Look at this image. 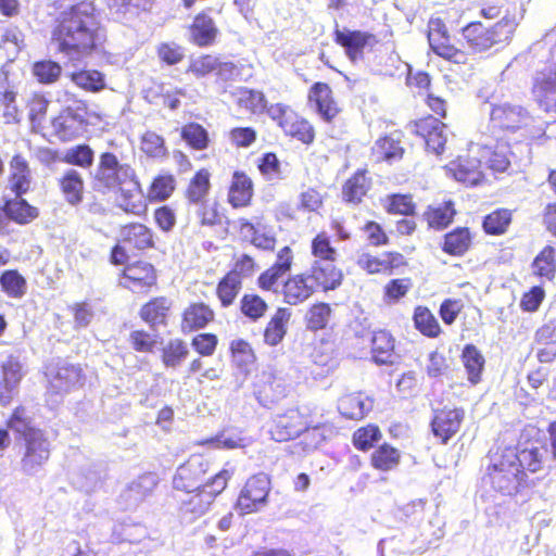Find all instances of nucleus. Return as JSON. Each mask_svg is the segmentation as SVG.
Segmentation results:
<instances>
[{"label": "nucleus", "mask_w": 556, "mask_h": 556, "mask_svg": "<svg viewBox=\"0 0 556 556\" xmlns=\"http://www.w3.org/2000/svg\"><path fill=\"white\" fill-rule=\"evenodd\" d=\"M517 28L514 18L504 16L494 24L471 21L460 28L465 48L458 47L441 17L428 22L427 39L430 50L444 61L464 66L469 63L470 53L482 54L507 45Z\"/></svg>", "instance_id": "1"}, {"label": "nucleus", "mask_w": 556, "mask_h": 556, "mask_svg": "<svg viewBox=\"0 0 556 556\" xmlns=\"http://www.w3.org/2000/svg\"><path fill=\"white\" fill-rule=\"evenodd\" d=\"M105 40V28L93 2L73 3L53 20L50 41L58 53L70 59L93 54Z\"/></svg>", "instance_id": "2"}, {"label": "nucleus", "mask_w": 556, "mask_h": 556, "mask_svg": "<svg viewBox=\"0 0 556 556\" xmlns=\"http://www.w3.org/2000/svg\"><path fill=\"white\" fill-rule=\"evenodd\" d=\"M329 421H314L313 412L305 407L293 406L276 414L269 425L270 438L279 443L295 439L294 452L306 455L316 451L332 433Z\"/></svg>", "instance_id": "3"}, {"label": "nucleus", "mask_w": 556, "mask_h": 556, "mask_svg": "<svg viewBox=\"0 0 556 556\" xmlns=\"http://www.w3.org/2000/svg\"><path fill=\"white\" fill-rule=\"evenodd\" d=\"M137 185L136 174L127 163H119L113 152H103L99 156L92 185L93 189L102 194L111 191L121 192V207L123 211L134 215H140L146 207L134 201V193L125 186Z\"/></svg>", "instance_id": "4"}, {"label": "nucleus", "mask_w": 556, "mask_h": 556, "mask_svg": "<svg viewBox=\"0 0 556 556\" xmlns=\"http://www.w3.org/2000/svg\"><path fill=\"white\" fill-rule=\"evenodd\" d=\"M516 460L513 448L506 447L500 458L488 467L491 486L503 495L515 496L530 484L528 473L517 466Z\"/></svg>", "instance_id": "5"}, {"label": "nucleus", "mask_w": 556, "mask_h": 556, "mask_svg": "<svg viewBox=\"0 0 556 556\" xmlns=\"http://www.w3.org/2000/svg\"><path fill=\"white\" fill-rule=\"evenodd\" d=\"M75 106H65L51 116L48 130L43 137L54 138L60 142H71L79 138L88 126V104L85 100L72 96Z\"/></svg>", "instance_id": "6"}, {"label": "nucleus", "mask_w": 556, "mask_h": 556, "mask_svg": "<svg viewBox=\"0 0 556 556\" xmlns=\"http://www.w3.org/2000/svg\"><path fill=\"white\" fill-rule=\"evenodd\" d=\"M269 117L282 132L304 146H311L316 139L314 125L290 105L275 103L269 106Z\"/></svg>", "instance_id": "7"}, {"label": "nucleus", "mask_w": 556, "mask_h": 556, "mask_svg": "<svg viewBox=\"0 0 556 556\" xmlns=\"http://www.w3.org/2000/svg\"><path fill=\"white\" fill-rule=\"evenodd\" d=\"M47 392L51 395H62L81 388L86 376L80 364L65 361H53L43 366Z\"/></svg>", "instance_id": "8"}, {"label": "nucleus", "mask_w": 556, "mask_h": 556, "mask_svg": "<svg viewBox=\"0 0 556 556\" xmlns=\"http://www.w3.org/2000/svg\"><path fill=\"white\" fill-rule=\"evenodd\" d=\"M118 278L121 286L132 293L149 294L159 289V269L143 258L126 264Z\"/></svg>", "instance_id": "9"}, {"label": "nucleus", "mask_w": 556, "mask_h": 556, "mask_svg": "<svg viewBox=\"0 0 556 556\" xmlns=\"http://www.w3.org/2000/svg\"><path fill=\"white\" fill-rule=\"evenodd\" d=\"M466 412L460 406L445 405L432 410L429 421L430 432L437 443L447 445L462 431Z\"/></svg>", "instance_id": "10"}, {"label": "nucleus", "mask_w": 556, "mask_h": 556, "mask_svg": "<svg viewBox=\"0 0 556 556\" xmlns=\"http://www.w3.org/2000/svg\"><path fill=\"white\" fill-rule=\"evenodd\" d=\"M533 116L520 104L497 103L490 111V127L494 132L516 134L527 130Z\"/></svg>", "instance_id": "11"}, {"label": "nucleus", "mask_w": 556, "mask_h": 556, "mask_svg": "<svg viewBox=\"0 0 556 556\" xmlns=\"http://www.w3.org/2000/svg\"><path fill=\"white\" fill-rule=\"evenodd\" d=\"M334 43L344 50V54L352 63L364 60L365 53L372 51L378 38L370 31L351 29L336 25L332 31Z\"/></svg>", "instance_id": "12"}, {"label": "nucleus", "mask_w": 556, "mask_h": 556, "mask_svg": "<svg viewBox=\"0 0 556 556\" xmlns=\"http://www.w3.org/2000/svg\"><path fill=\"white\" fill-rule=\"evenodd\" d=\"M50 442L41 429H30L23 438L21 468L31 476L38 472L50 458Z\"/></svg>", "instance_id": "13"}, {"label": "nucleus", "mask_w": 556, "mask_h": 556, "mask_svg": "<svg viewBox=\"0 0 556 556\" xmlns=\"http://www.w3.org/2000/svg\"><path fill=\"white\" fill-rule=\"evenodd\" d=\"M252 392L263 407L270 408L288 396L285 378L274 368L257 372L252 381Z\"/></svg>", "instance_id": "14"}, {"label": "nucleus", "mask_w": 556, "mask_h": 556, "mask_svg": "<svg viewBox=\"0 0 556 556\" xmlns=\"http://www.w3.org/2000/svg\"><path fill=\"white\" fill-rule=\"evenodd\" d=\"M443 169L447 177L466 187H476L485 180L482 160L469 150L451 160Z\"/></svg>", "instance_id": "15"}, {"label": "nucleus", "mask_w": 556, "mask_h": 556, "mask_svg": "<svg viewBox=\"0 0 556 556\" xmlns=\"http://www.w3.org/2000/svg\"><path fill=\"white\" fill-rule=\"evenodd\" d=\"M531 93L545 113L556 114V58L552 55L544 67L535 72Z\"/></svg>", "instance_id": "16"}, {"label": "nucleus", "mask_w": 556, "mask_h": 556, "mask_svg": "<svg viewBox=\"0 0 556 556\" xmlns=\"http://www.w3.org/2000/svg\"><path fill=\"white\" fill-rule=\"evenodd\" d=\"M211 468V460L204 454H193L181 464L173 478L175 490L200 491L205 476Z\"/></svg>", "instance_id": "17"}, {"label": "nucleus", "mask_w": 556, "mask_h": 556, "mask_svg": "<svg viewBox=\"0 0 556 556\" xmlns=\"http://www.w3.org/2000/svg\"><path fill=\"white\" fill-rule=\"evenodd\" d=\"M513 455L517 457V466H519L525 473H535L544 468V464L549 458L548 442L546 438L536 435L528 438L523 443L519 444L517 450L513 448Z\"/></svg>", "instance_id": "18"}, {"label": "nucleus", "mask_w": 556, "mask_h": 556, "mask_svg": "<svg viewBox=\"0 0 556 556\" xmlns=\"http://www.w3.org/2000/svg\"><path fill=\"white\" fill-rule=\"evenodd\" d=\"M294 251L291 247L285 245L276 253L275 262L263 270L257 279L256 286L263 292H277L278 285L282 277L290 274L295 264Z\"/></svg>", "instance_id": "19"}, {"label": "nucleus", "mask_w": 556, "mask_h": 556, "mask_svg": "<svg viewBox=\"0 0 556 556\" xmlns=\"http://www.w3.org/2000/svg\"><path fill=\"white\" fill-rule=\"evenodd\" d=\"M269 490L270 482L266 476L250 477L238 495L236 508L243 515L257 511L266 503Z\"/></svg>", "instance_id": "20"}, {"label": "nucleus", "mask_w": 556, "mask_h": 556, "mask_svg": "<svg viewBox=\"0 0 556 556\" xmlns=\"http://www.w3.org/2000/svg\"><path fill=\"white\" fill-rule=\"evenodd\" d=\"M408 127L415 136L425 141L428 151L437 155L443 154L446 144L445 123L428 114L412 121Z\"/></svg>", "instance_id": "21"}, {"label": "nucleus", "mask_w": 556, "mask_h": 556, "mask_svg": "<svg viewBox=\"0 0 556 556\" xmlns=\"http://www.w3.org/2000/svg\"><path fill=\"white\" fill-rule=\"evenodd\" d=\"M307 104L326 123H332L342 111L332 88L324 81H316L308 88Z\"/></svg>", "instance_id": "22"}, {"label": "nucleus", "mask_w": 556, "mask_h": 556, "mask_svg": "<svg viewBox=\"0 0 556 556\" xmlns=\"http://www.w3.org/2000/svg\"><path fill=\"white\" fill-rule=\"evenodd\" d=\"M305 271L317 292L334 291L344 281V273L336 262L313 261Z\"/></svg>", "instance_id": "23"}, {"label": "nucleus", "mask_w": 556, "mask_h": 556, "mask_svg": "<svg viewBox=\"0 0 556 556\" xmlns=\"http://www.w3.org/2000/svg\"><path fill=\"white\" fill-rule=\"evenodd\" d=\"M357 265L368 275H393L397 269L407 267L406 257L397 251H386L380 256L370 253L363 254Z\"/></svg>", "instance_id": "24"}, {"label": "nucleus", "mask_w": 556, "mask_h": 556, "mask_svg": "<svg viewBox=\"0 0 556 556\" xmlns=\"http://www.w3.org/2000/svg\"><path fill=\"white\" fill-rule=\"evenodd\" d=\"M316 293L318 292L305 270L289 274L281 283L282 302L291 306L304 304Z\"/></svg>", "instance_id": "25"}, {"label": "nucleus", "mask_w": 556, "mask_h": 556, "mask_svg": "<svg viewBox=\"0 0 556 556\" xmlns=\"http://www.w3.org/2000/svg\"><path fill=\"white\" fill-rule=\"evenodd\" d=\"M405 153L404 135L400 130L380 136L370 149V156L375 163L393 164L403 160Z\"/></svg>", "instance_id": "26"}, {"label": "nucleus", "mask_w": 556, "mask_h": 556, "mask_svg": "<svg viewBox=\"0 0 556 556\" xmlns=\"http://www.w3.org/2000/svg\"><path fill=\"white\" fill-rule=\"evenodd\" d=\"M173 307L172 299L166 295H156L144 302L138 314L140 319L150 328H165L169 323Z\"/></svg>", "instance_id": "27"}, {"label": "nucleus", "mask_w": 556, "mask_h": 556, "mask_svg": "<svg viewBox=\"0 0 556 556\" xmlns=\"http://www.w3.org/2000/svg\"><path fill=\"white\" fill-rule=\"evenodd\" d=\"M214 308L203 302H190L181 312L180 330L184 333H191L206 328L215 320Z\"/></svg>", "instance_id": "28"}, {"label": "nucleus", "mask_w": 556, "mask_h": 556, "mask_svg": "<svg viewBox=\"0 0 556 556\" xmlns=\"http://www.w3.org/2000/svg\"><path fill=\"white\" fill-rule=\"evenodd\" d=\"M51 100L48 93L43 91H34L25 100V109L30 130L35 134L45 136L48 130V112Z\"/></svg>", "instance_id": "29"}, {"label": "nucleus", "mask_w": 556, "mask_h": 556, "mask_svg": "<svg viewBox=\"0 0 556 556\" xmlns=\"http://www.w3.org/2000/svg\"><path fill=\"white\" fill-rule=\"evenodd\" d=\"M476 232L468 226H456L445 232L440 243L441 251L448 256L462 257L475 245Z\"/></svg>", "instance_id": "30"}, {"label": "nucleus", "mask_w": 556, "mask_h": 556, "mask_svg": "<svg viewBox=\"0 0 556 556\" xmlns=\"http://www.w3.org/2000/svg\"><path fill=\"white\" fill-rule=\"evenodd\" d=\"M33 174L28 160L15 153L9 162L8 186L14 195H25L31 190Z\"/></svg>", "instance_id": "31"}, {"label": "nucleus", "mask_w": 556, "mask_h": 556, "mask_svg": "<svg viewBox=\"0 0 556 556\" xmlns=\"http://www.w3.org/2000/svg\"><path fill=\"white\" fill-rule=\"evenodd\" d=\"M254 184L243 170H235L228 187L227 202L232 208H243L252 204Z\"/></svg>", "instance_id": "32"}, {"label": "nucleus", "mask_w": 556, "mask_h": 556, "mask_svg": "<svg viewBox=\"0 0 556 556\" xmlns=\"http://www.w3.org/2000/svg\"><path fill=\"white\" fill-rule=\"evenodd\" d=\"M372 186V179L365 168L355 170L342 185V201L357 206L363 203Z\"/></svg>", "instance_id": "33"}, {"label": "nucleus", "mask_w": 556, "mask_h": 556, "mask_svg": "<svg viewBox=\"0 0 556 556\" xmlns=\"http://www.w3.org/2000/svg\"><path fill=\"white\" fill-rule=\"evenodd\" d=\"M121 241L136 251L155 249V233L146 224L132 222L121 228Z\"/></svg>", "instance_id": "34"}, {"label": "nucleus", "mask_w": 556, "mask_h": 556, "mask_svg": "<svg viewBox=\"0 0 556 556\" xmlns=\"http://www.w3.org/2000/svg\"><path fill=\"white\" fill-rule=\"evenodd\" d=\"M1 210L9 220L20 226L29 225L40 216L39 207L30 204L23 195L4 199Z\"/></svg>", "instance_id": "35"}, {"label": "nucleus", "mask_w": 556, "mask_h": 556, "mask_svg": "<svg viewBox=\"0 0 556 556\" xmlns=\"http://www.w3.org/2000/svg\"><path fill=\"white\" fill-rule=\"evenodd\" d=\"M262 220V217H256L255 222L239 218L238 230L256 249L273 252L277 243L276 237L265 231Z\"/></svg>", "instance_id": "36"}, {"label": "nucleus", "mask_w": 556, "mask_h": 556, "mask_svg": "<svg viewBox=\"0 0 556 556\" xmlns=\"http://www.w3.org/2000/svg\"><path fill=\"white\" fill-rule=\"evenodd\" d=\"M190 41L198 47L212 46L217 38L218 28L207 11H201L194 15L188 26Z\"/></svg>", "instance_id": "37"}, {"label": "nucleus", "mask_w": 556, "mask_h": 556, "mask_svg": "<svg viewBox=\"0 0 556 556\" xmlns=\"http://www.w3.org/2000/svg\"><path fill=\"white\" fill-rule=\"evenodd\" d=\"M211 177V172L205 167L193 174L184 191V197L189 204L202 205L206 202L212 189Z\"/></svg>", "instance_id": "38"}, {"label": "nucleus", "mask_w": 556, "mask_h": 556, "mask_svg": "<svg viewBox=\"0 0 556 556\" xmlns=\"http://www.w3.org/2000/svg\"><path fill=\"white\" fill-rule=\"evenodd\" d=\"M48 160L52 162L62 161L65 164L80 168H90L94 161V152L89 144L80 143L67 149L62 157L56 150L47 149Z\"/></svg>", "instance_id": "39"}, {"label": "nucleus", "mask_w": 556, "mask_h": 556, "mask_svg": "<svg viewBox=\"0 0 556 556\" xmlns=\"http://www.w3.org/2000/svg\"><path fill=\"white\" fill-rule=\"evenodd\" d=\"M532 275L543 285L554 281L556 277V249L546 244L531 263Z\"/></svg>", "instance_id": "40"}, {"label": "nucleus", "mask_w": 556, "mask_h": 556, "mask_svg": "<svg viewBox=\"0 0 556 556\" xmlns=\"http://www.w3.org/2000/svg\"><path fill=\"white\" fill-rule=\"evenodd\" d=\"M370 353L378 365H392L395 359V339L387 330H377L371 338Z\"/></svg>", "instance_id": "41"}, {"label": "nucleus", "mask_w": 556, "mask_h": 556, "mask_svg": "<svg viewBox=\"0 0 556 556\" xmlns=\"http://www.w3.org/2000/svg\"><path fill=\"white\" fill-rule=\"evenodd\" d=\"M58 186L68 204L78 205L83 202L85 181L78 170L74 168L66 169L58 179Z\"/></svg>", "instance_id": "42"}, {"label": "nucleus", "mask_w": 556, "mask_h": 556, "mask_svg": "<svg viewBox=\"0 0 556 556\" xmlns=\"http://www.w3.org/2000/svg\"><path fill=\"white\" fill-rule=\"evenodd\" d=\"M401 460L402 452L388 442L378 445L369 456L371 468L380 472H389L396 469Z\"/></svg>", "instance_id": "43"}, {"label": "nucleus", "mask_w": 556, "mask_h": 556, "mask_svg": "<svg viewBox=\"0 0 556 556\" xmlns=\"http://www.w3.org/2000/svg\"><path fill=\"white\" fill-rule=\"evenodd\" d=\"M456 214L454 202L446 200L438 205H429L424 212V218L429 228L443 230L454 222Z\"/></svg>", "instance_id": "44"}, {"label": "nucleus", "mask_w": 556, "mask_h": 556, "mask_svg": "<svg viewBox=\"0 0 556 556\" xmlns=\"http://www.w3.org/2000/svg\"><path fill=\"white\" fill-rule=\"evenodd\" d=\"M291 312L287 307H278L264 329V342L270 346L281 343L287 334Z\"/></svg>", "instance_id": "45"}, {"label": "nucleus", "mask_w": 556, "mask_h": 556, "mask_svg": "<svg viewBox=\"0 0 556 556\" xmlns=\"http://www.w3.org/2000/svg\"><path fill=\"white\" fill-rule=\"evenodd\" d=\"M514 219V211L507 207H497L482 217L481 227L488 236H503Z\"/></svg>", "instance_id": "46"}, {"label": "nucleus", "mask_w": 556, "mask_h": 556, "mask_svg": "<svg viewBox=\"0 0 556 556\" xmlns=\"http://www.w3.org/2000/svg\"><path fill=\"white\" fill-rule=\"evenodd\" d=\"M190 354L187 342L181 338H172L160 350V358L167 369L180 367Z\"/></svg>", "instance_id": "47"}, {"label": "nucleus", "mask_w": 556, "mask_h": 556, "mask_svg": "<svg viewBox=\"0 0 556 556\" xmlns=\"http://www.w3.org/2000/svg\"><path fill=\"white\" fill-rule=\"evenodd\" d=\"M177 188V180L174 174L162 172L155 175L148 186L147 199L150 203L164 202L168 200Z\"/></svg>", "instance_id": "48"}, {"label": "nucleus", "mask_w": 556, "mask_h": 556, "mask_svg": "<svg viewBox=\"0 0 556 556\" xmlns=\"http://www.w3.org/2000/svg\"><path fill=\"white\" fill-rule=\"evenodd\" d=\"M460 361L471 384H478L482 379L485 366V358L475 344H466L460 354Z\"/></svg>", "instance_id": "49"}, {"label": "nucleus", "mask_w": 556, "mask_h": 556, "mask_svg": "<svg viewBox=\"0 0 556 556\" xmlns=\"http://www.w3.org/2000/svg\"><path fill=\"white\" fill-rule=\"evenodd\" d=\"M412 319L415 329L426 338L437 339L443 333L438 318L428 306L417 305Z\"/></svg>", "instance_id": "50"}, {"label": "nucleus", "mask_w": 556, "mask_h": 556, "mask_svg": "<svg viewBox=\"0 0 556 556\" xmlns=\"http://www.w3.org/2000/svg\"><path fill=\"white\" fill-rule=\"evenodd\" d=\"M177 504L179 510L185 516L197 518L202 516L210 507L211 500L200 491H184L181 495H178Z\"/></svg>", "instance_id": "51"}, {"label": "nucleus", "mask_w": 556, "mask_h": 556, "mask_svg": "<svg viewBox=\"0 0 556 556\" xmlns=\"http://www.w3.org/2000/svg\"><path fill=\"white\" fill-rule=\"evenodd\" d=\"M70 80L79 89L97 93L105 89V75L98 70L79 68L68 74Z\"/></svg>", "instance_id": "52"}, {"label": "nucleus", "mask_w": 556, "mask_h": 556, "mask_svg": "<svg viewBox=\"0 0 556 556\" xmlns=\"http://www.w3.org/2000/svg\"><path fill=\"white\" fill-rule=\"evenodd\" d=\"M237 104L252 115L267 113L269 115V106L265 93L261 90L252 88H240Z\"/></svg>", "instance_id": "53"}, {"label": "nucleus", "mask_w": 556, "mask_h": 556, "mask_svg": "<svg viewBox=\"0 0 556 556\" xmlns=\"http://www.w3.org/2000/svg\"><path fill=\"white\" fill-rule=\"evenodd\" d=\"M309 253L314 261L337 262L339 257L338 249L326 230L318 231L311 239Z\"/></svg>", "instance_id": "54"}, {"label": "nucleus", "mask_w": 556, "mask_h": 556, "mask_svg": "<svg viewBox=\"0 0 556 556\" xmlns=\"http://www.w3.org/2000/svg\"><path fill=\"white\" fill-rule=\"evenodd\" d=\"M383 208L389 215L415 216L417 203L410 193H390L383 200Z\"/></svg>", "instance_id": "55"}, {"label": "nucleus", "mask_w": 556, "mask_h": 556, "mask_svg": "<svg viewBox=\"0 0 556 556\" xmlns=\"http://www.w3.org/2000/svg\"><path fill=\"white\" fill-rule=\"evenodd\" d=\"M156 485L157 479L155 475L150 472L143 473L127 484L126 489L124 490L123 496L126 500L141 502L152 494Z\"/></svg>", "instance_id": "56"}, {"label": "nucleus", "mask_w": 556, "mask_h": 556, "mask_svg": "<svg viewBox=\"0 0 556 556\" xmlns=\"http://www.w3.org/2000/svg\"><path fill=\"white\" fill-rule=\"evenodd\" d=\"M381 439L382 431L380 427L371 422L357 428L352 433V444L359 452L375 450Z\"/></svg>", "instance_id": "57"}, {"label": "nucleus", "mask_w": 556, "mask_h": 556, "mask_svg": "<svg viewBox=\"0 0 556 556\" xmlns=\"http://www.w3.org/2000/svg\"><path fill=\"white\" fill-rule=\"evenodd\" d=\"M243 288V282L224 274L217 281L215 295L223 308L233 305Z\"/></svg>", "instance_id": "58"}, {"label": "nucleus", "mask_w": 556, "mask_h": 556, "mask_svg": "<svg viewBox=\"0 0 556 556\" xmlns=\"http://www.w3.org/2000/svg\"><path fill=\"white\" fill-rule=\"evenodd\" d=\"M338 409L343 417L353 420L363 419L368 412L365 400L359 393H349L341 396L338 402Z\"/></svg>", "instance_id": "59"}, {"label": "nucleus", "mask_w": 556, "mask_h": 556, "mask_svg": "<svg viewBox=\"0 0 556 556\" xmlns=\"http://www.w3.org/2000/svg\"><path fill=\"white\" fill-rule=\"evenodd\" d=\"M1 290L12 299H21L27 292L26 278L17 269H7L0 275Z\"/></svg>", "instance_id": "60"}, {"label": "nucleus", "mask_w": 556, "mask_h": 556, "mask_svg": "<svg viewBox=\"0 0 556 556\" xmlns=\"http://www.w3.org/2000/svg\"><path fill=\"white\" fill-rule=\"evenodd\" d=\"M180 137L193 150H205L210 144L207 130L199 123L189 122L180 129Z\"/></svg>", "instance_id": "61"}, {"label": "nucleus", "mask_w": 556, "mask_h": 556, "mask_svg": "<svg viewBox=\"0 0 556 556\" xmlns=\"http://www.w3.org/2000/svg\"><path fill=\"white\" fill-rule=\"evenodd\" d=\"M410 277L392 278L382 288L383 301L388 304H395L403 300L413 289Z\"/></svg>", "instance_id": "62"}, {"label": "nucleus", "mask_w": 556, "mask_h": 556, "mask_svg": "<svg viewBox=\"0 0 556 556\" xmlns=\"http://www.w3.org/2000/svg\"><path fill=\"white\" fill-rule=\"evenodd\" d=\"M332 315V308L329 303L316 302L312 304L305 316L306 328L312 331L325 329Z\"/></svg>", "instance_id": "63"}, {"label": "nucleus", "mask_w": 556, "mask_h": 556, "mask_svg": "<svg viewBox=\"0 0 556 556\" xmlns=\"http://www.w3.org/2000/svg\"><path fill=\"white\" fill-rule=\"evenodd\" d=\"M240 312L252 321L263 318L268 309V304L258 294L245 293L240 299Z\"/></svg>", "instance_id": "64"}]
</instances>
